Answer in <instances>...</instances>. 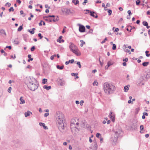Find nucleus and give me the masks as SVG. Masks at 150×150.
Wrapping results in <instances>:
<instances>
[{"mask_svg":"<svg viewBox=\"0 0 150 150\" xmlns=\"http://www.w3.org/2000/svg\"><path fill=\"white\" fill-rule=\"evenodd\" d=\"M56 123L59 130L63 133L65 131V127L64 124V114L61 112H56L55 116Z\"/></svg>","mask_w":150,"mask_h":150,"instance_id":"f257e3e1","label":"nucleus"},{"mask_svg":"<svg viewBox=\"0 0 150 150\" xmlns=\"http://www.w3.org/2000/svg\"><path fill=\"white\" fill-rule=\"evenodd\" d=\"M26 82L29 88L31 91H34L38 88V84L35 79L33 78H27Z\"/></svg>","mask_w":150,"mask_h":150,"instance_id":"f03ea898","label":"nucleus"},{"mask_svg":"<svg viewBox=\"0 0 150 150\" xmlns=\"http://www.w3.org/2000/svg\"><path fill=\"white\" fill-rule=\"evenodd\" d=\"M103 89L105 92L107 94L112 93L115 90V86L108 82H105L103 85Z\"/></svg>","mask_w":150,"mask_h":150,"instance_id":"7ed1b4c3","label":"nucleus"},{"mask_svg":"<svg viewBox=\"0 0 150 150\" xmlns=\"http://www.w3.org/2000/svg\"><path fill=\"white\" fill-rule=\"evenodd\" d=\"M70 44H71L69 47L70 50L76 55L80 56L81 54L80 53H78V50L77 47L72 43H70Z\"/></svg>","mask_w":150,"mask_h":150,"instance_id":"20e7f679","label":"nucleus"},{"mask_svg":"<svg viewBox=\"0 0 150 150\" xmlns=\"http://www.w3.org/2000/svg\"><path fill=\"white\" fill-rule=\"evenodd\" d=\"M150 77V71H147L144 76H141L140 78L139 82L141 83L143 80L147 81Z\"/></svg>","mask_w":150,"mask_h":150,"instance_id":"39448f33","label":"nucleus"},{"mask_svg":"<svg viewBox=\"0 0 150 150\" xmlns=\"http://www.w3.org/2000/svg\"><path fill=\"white\" fill-rule=\"evenodd\" d=\"M79 119L77 118H75L74 119H72L71 120V128L72 127H73V126L74 125V127L77 128V127L79 125V123L77 122Z\"/></svg>","mask_w":150,"mask_h":150,"instance_id":"423d86ee","label":"nucleus"},{"mask_svg":"<svg viewBox=\"0 0 150 150\" xmlns=\"http://www.w3.org/2000/svg\"><path fill=\"white\" fill-rule=\"evenodd\" d=\"M79 26V31L81 33L84 32L85 30V28L84 26L80 24H78Z\"/></svg>","mask_w":150,"mask_h":150,"instance_id":"0eeeda50","label":"nucleus"},{"mask_svg":"<svg viewBox=\"0 0 150 150\" xmlns=\"http://www.w3.org/2000/svg\"><path fill=\"white\" fill-rule=\"evenodd\" d=\"M109 116L113 122L115 121V115L114 113L111 111L109 114Z\"/></svg>","mask_w":150,"mask_h":150,"instance_id":"6e6552de","label":"nucleus"},{"mask_svg":"<svg viewBox=\"0 0 150 150\" xmlns=\"http://www.w3.org/2000/svg\"><path fill=\"white\" fill-rule=\"evenodd\" d=\"M81 126L82 127H83L84 128H86L88 127L89 125H88L87 126V125L86 122L85 120H84L83 121L82 123L81 124Z\"/></svg>","mask_w":150,"mask_h":150,"instance_id":"1a4fd4ad","label":"nucleus"},{"mask_svg":"<svg viewBox=\"0 0 150 150\" xmlns=\"http://www.w3.org/2000/svg\"><path fill=\"white\" fill-rule=\"evenodd\" d=\"M138 126L137 123H133L131 126V128L132 130H136Z\"/></svg>","mask_w":150,"mask_h":150,"instance_id":"9d476101","label":"nucleus"},{"mask_svg":"<svg viewBox=\"0 0 150 150\" xmlns=\"http://www.w3.org/2000/svg\"><path fill=\"white\" fill-rule=\"evenodd\" d=\"M90 14L91 16H92L94 18H98V16L96 14V16H95V15H94V13H95L94 12L90 11Z\"/></svg>","mask_w":150,"mask_h":150,"instance_id":"9b49d317","label":"nucleus"},{"mask_svg":"<svg viewBox=\"0 0 150 150\" xmlns=\"http://www.w3.org/2000/svg\"><path fill=\"white\" fill-rule=\"evenodd\" d=\"M13 41L14 44L18 45L19 43V41L18 40V38H17L14 40H12Z\"/></svg>","mask_w":150,"mask_h":150,"instance_id":"f8f14e48","label":"nucleus"},{"mask_svg":"<svg viewBox=\"0 0 150 150\" xmlns=\"http://www.w3.org/2000/svg\"><path fill=\"white\" fill-rule=\"evenodd\" d=\"M120 131H116L115 132V138L117 139L119 136V134L120 133Z\"/></svg>","mask_w":150,"mask_h":150,"instance_id":"ddd939ff","label":"nucleus"},{"mask_svg":"<svg viewBox=\"0 0 150 150\" xmlns=\"http://www.w3.org/2000/svg\"><path fill=\"white\" fill-rule=\"evenodd\" d=\"M35 30V28H33L32 29V30H30L28 29V31L30 32L31 34H34L35 32L34 30Z\"/></svg>","mask_w":150,"mask_h":150,"instance_id":"4468645a","label":"nucleus"},{"mask_svg":"<svg viewBox=\"0 0 150 150\" xmlns=\"http://www.w3.org/2000/svg\"><path fill=\"white\" fill-rule=\"evenodd\" d=\"M32 112L29 111H28L27 112L25 113V117L29 116L30 114H32Z\"/></svg>","mask_w":150,"mask_h":150,"instance_id":"2eb2a0df","label":"nucleus"},{"mask_svg":"<svg viewBox=\"0 0 150 150\" xmlns=\"http://www.w3.org/2000/svg\"><path fill=\"white\" fill-rule=\"evenodd\" d=\"M129 85L128 86H125L124 87V91L125 92H127V91L129 89Z\"/></svg>","mask_w":150,"mask_h":150,"instance_id":"dca6fc26","label":"nucleus"},{"mask_svg":"<svg viewBox=\"0 0 150 150\" xmlns=\"http://www.w3.org/2000/svg\"><path fill=\"white\" fill-rule=\"evenodd\" d=\"M20 104H22L25 103V100L24 99H23V97L21 96L20 97Z\"/></svg>","mask_w":150,"mask_h":150,"instance_id":"f3484780","label":"nucleus"},{"mask_svg":"<svg viewBox=\"0 0 150 150\" xmlns=\"http://www.w3.org/2000/svg\"><path fill=\"white\" fill-rule=\"evenodd\" d=\"M43 88L44 89H46L47 90H49L51 88V87L50 86H47L46 85H45L43 86Z\"/></svg>","mask_w":150,"mask_h":150,"instance_id":"a211bd4d","label":"nucleus"},{"mask_svg":"<svg viewBox=\"0 0 150 150\" xmlns=\"http://www.w3.org/2000/svg\"><path fill=\"white\" fill-rule=\"evenodd\" d=\"M59 20V19L58 18V17L57 16L55 18H54L52 19V21L54 22H55L56 21H58Z\"/></svg>","mask_w":150,"mask_h":150,"instance_id":"6ab92c4d","label":"nucleus"},{"mask_svg":"<svg viewBox=\"0 0 150 150\" xmlns=\"http://www.w3.org/2000/svg\"><path fill=\"white\" fill-rule=\"evenodd\" d=\"M72 2L74 3L75 5H76L79 3V1L78 0H73Z\"/></svg>","mask_w":150,"mask_h":150,"instance_id":"aec40b11","label":"nucleus"},{"mask_svg":"<svg viewBox=\"0 0 150 150\" xmlns=\"http://www.w3.org/2000/svg\"><path fill=\"white\" fill-rule=\"evenodd\" d=\"M64 66L62 65L61 67H60L59 65H57V69H59L62 70L64 68Z\"/></svg>","mask_w":150,"mask_h":150,"instance_id":"412c9836","label":"nucleus"},{"mask_svg":"<svg viewBox=\"0 0 150 150\" xmlns=\"http://www.w3.org/2000/svg\"><path fill=\"white\" fill-rule=\"evenodd\" d=\"M149 64V62H144L142 63V65L144 67H146Z\"/></svg>","mask_w":150,"mask_h":150,"instance_id":"4be33fe9","label":"nucleus"},{"mask_svg":"<svg viewBox=\"0 0 150 150\" xmlns=\"http://www.w3.org/2000/svg\"><path fill=\"white\" fill-rule=\"evenodd\" d=\"M0 33L1 34H4V35H6V32L5 31V30L3 29H1L0 30Z\"/></svg>","mask_w":150,"mask_h":150,"instance_id":"5701e85b","label":"nucleus"},{"mask_svg":"<svg viewBox=\"0 0 150 150\" xmlns=\"http://www.w3.org/2000/svg\"><path fill=\"white\" fill-rule=\"evenodd\" d=\"M80 42L81 43L80 44V46L81 47H82L83 46V45L85 44V42H84L82 40H80Z\"/></svg>","mask_w":150,"mask_h":150,"instance_id":"b1692460","label":"nucleus"},{"mask_svg":"<svg viewBox=\"0 0 150 150\" xmlns=\"http://www.w3.org/2000/svg\"><path fill=\"white\" fill-rule=\"evenodd\" d=\"M62 36H60L59 37L58 39H57V42H59V43H61V40L62 39Z\"/></svg>","mask_w":150,"mask_h":150,"instance_id":"393cba45","label":"nucleus"},{"mask_svg":"<svg viewBox=\"0 0 150 150\" xmlns=\"http://www.w3.org/2000/svg\"><path fill=\"white\" fill-rule=\"evenodd\" d=\"M47 81V79H44L42 80V83L43 84H45Z\"/></svg>","mask_w":150,"mask_h":150,"instance_id":"a878e982","label":"nucleus"},{"mask_svg":"<svg viewBox=\"0 0 150 150\" xmlns=\"http://www.w3.org/2000/svg\"><path fill=\"white\" fill-rule=\"evenodd\" d=\"M23 29L22 25L20 26L18 29V31H21Z\"/></svg>","mask_w":150,"mask_h":150,"instance_id":"bb28decb","label":"nucleus"},{"mask_svg":"<svg viewBox=\"0 0 150 150\" xmlns=\"http://www.w3.org/2000/svg\"><path fill=\"white\" fill-rule=\"evenodd\" d=\"M112 64L110 62H108L107 64V68H108L109 67L110 65H111Z\"/></svg>","mask_w":150,"mask_h":150,"instance_id":"cd10ccee","label":"nucleus"},{"mask_svg":"<svg viewBox=\"0 0 150 150\" xmlns=\"http://www.w3.org/2000/svg\"><path fill=\"white\" fill-rule=\"evenodd\" d=\"M143 24L145 26H147L148 25V23L146 21H144L142 22Z\"/></svg>","mask_w":150,"mask_h":150,"instance_id":"c85d7f7f","label":"nucleus"},{"mask_svg":"<svg viewBox=\"0 0 150 150\" xmlns=\"http://www.w3.org/2000/svg\"><path fill=\"white\" fill-rule=\"evenodd\" d=\"M149 52L148 51H146L145 52L146 55L147 57H149L150 56V54L148 53Z\"/></svg>","mask_w":150,"mask_h":150,"instance_id":"c756f323","label":"nucleus"},{"mask_svg":"<svg viewBox=\"0 0 150 150\" xmlns=\"http://www.w3.org/2000/svg\"><path fill=\"white\" fill-rule=\"evenodd\" d=\"M112 45H113V46H112V49L114 50H115L116 48V45H115V44H113Z\"/></svg>","mask_w":150,"mask_h":150,"instance_id":"7c9ffc66","label":"nucleus"},{"mask_svg":"<svg viewBox=\"0 0 150 150\" xmlns=\"http://www.w3.org/2000/svg\"><path fill=\"white\" fill-rule=\"evenodd\" d=\"M136 3L137 5H139L140 3V0H137L136 1Z\"/></svg>","mask_w":150,"mask_h":150,"instance_id":"2f4dec72","label":"nucleus"},{"mask_svg":"<svg viewBox=\"0 0 150 150\" xmlns=\"http://www.w3.org/2000/svg\"><path fill=\"white\" fill-rule=\"evenodd\" d=\"M139 110V108H136L135 109V113L136 114H137Z\"/></svg>","mask_w":150,"mask_h":150,"instance_id":"473e14b6","label":"nucleus"},{"mask_svg":"<svg viewBox=\"0 0 150 150\" xmlns=\"http://www.w3.org/2000/svg\"><path fill=\"white\" fill-rule=\"evenodd\" d=\"M108 12V15H111L112 13V11L110 9H109Z\"/></svg>","mask_w":150,"mask_h":150,"instance_id":"72a5a7b5","label":"nucleus"},{"mask_svg":"<svg viewBox=\"0 0 150 150\" xmlns=\"http://www.w3.org/2000/svg\"><path fill=\"white\" fill-rule=\"evenodd\" d=\"M76 64L78 65L79 68H81V65L80 64V62H77Z\"/></svg>","mask_w":150,"mask_h":150,"instance_id":"f704fd0d","label":"nucleus"},{"mask_svg":"<svg viewBox=\"0 0 150 150\" xmlns=\"http://www.w3.org/2000/svg\"><path fill=\"white\" fill-rule=\"evenodd\" d=\"M14 9L13 7H11L8 10V11L9 12H11V11H14Z\"/></svg>","mask_w":150,"mask_h":150,"instance_id":"c9c22d12","label":"nucleus"},{"mask_svg":"<svg viewBox=\"0 0 150 150\" xmlns=\"http://www.w3.org/2000/svg\"><path fill=\"white\" fill-rule=\"evenodd\" d=\"M39 125L41 126H43V127H44L45 125V124L44 123H42V122L39 123Z\"/></svg>","mask_w":150,"mask_h":150,"instance_id":"e433bc0d","label":"nucleus"},{"mask_svg":"<svg viewBox=\"0 0 150 150\" xmlns=\"http://www.w3.org/2000/svg\"><path fill=\"white\" fill-rule=\"evenodd\" d=\"M125 51L126 52L129 53V54H131V52L128 49H126L125 50Z\"/></svg>","mask_w":150,"mask_h":150,"instance_id":"4c0bfd02","label":"nucleus"},{"mask_svg":"<svg viewBox=\"0 0 150 150\" xmlns=\"http://www.w3.org/2000/svg\"><path fill=\"white\" fill-rule=\"evenodd\" d=\"M140 131L144 129V126L143 125H141L140 126ZM140 132H141V131H140Z\"/></svg>","mask_w":150,"mask_h":150,"instance_id":"58836bf2","label":"nucleus"},{"mask_svg":"<svg viewBox=\"0 0 150 150\" xmlns=\"http://www.w3.org/2000/svg\"><path fill=\"white\" fill-rule=\"evenodd\" d=\"M11 4L10 3H8V2H7L5 6H6L8 5V7H10L11 6Z\"/></svg>","mask_w":150,"mask_h":150,"instance_id":"ea45409f","label":"nucleus"},{"mask_svg":"<svg viewBox=\"0 0 150 150\" xmlns=\"http://www.w3.org/2000/svg\"><path fill=\"white\" fill-rule=\"evenodd\" d=\"M38 35L40 39H41L43 37V36H42L41 34L40 33H39Z\"/></svg>","mask_w":150,"mask_h":150,"instance_id":"a19ab883","label":"nucleus"},{"mask_svg":"<svg viewBox=\"0 0 150 150\" xmlns=\"http://www.w3.org/2000/svg\"><path fill=\"white\" fill-rule=\"evenodd\" d=\"M35 49V47L34 46H33L31 48V51L32 52Z\"/></svg>","mask_w":150,"mask_h":150,"instance_id":"79ce46f5","label":"nucleus"},{"mask_svg":"<svg viewBox=\"0 0 150 150\" xmlns=\"http://www.w3.org/2000/svg\"><path fill=\"white\" fill-rule=\"evenodd\" d=\"M87 0H84V1L83 2L82 4L83 5H85L86 4L87 2Z\"/></svg>","mask_w":150,"mask_h":150,"instance_id":"37998d69","label":"nucleus"},{"mask_svg":"<svg viewBox=\"0 0 150 150\" xmlns=\"http://www.w3.org/2000/svg\"><path fill=\"white\" fill-rule=\"evenodd\" d=\"M65 12L69 14L70 12V10L69 9H66Z\"/></svg>","mask_w":150,"mask_h":150,"instance_id":"c03bdc74","label":"nucleus"},{"mask_svg":"<svg viewBox=\"0 0 150 150\" xmlns=\"http://www.w3.org/2000/svg\"><path fill=\"white\" fill-rule=\"evenodd\" d=\"M107 40V38H105V39L104 40L101 42V43L102 44H103V43H104Z\"/></svg>","mask_w":150,"mask_h":150,"instance_id":"a18cd8bd","label":"nucleus"},{"mask_svg":"<svg viewBox=\"0 0 150 150\" xmlns=\"http://www.w3.org/2000/svg\"><path fill=\"white\" fill-rule=\"evenodd\" d=\"M101 134L99 133H96V137L97 138H99V136H101Z\"/></svg>","mask_w":150,"mask_h":150,"instance_id":"49530a36","label":"nucleus"},{"mask_svg":"<svg viewBox=\"0 0 150 150\" xmlns=\"http://www.w3.org/2000/svg\"><path fill=\"white\" fill-rule=\"evenodd\" d=\"M69 63L72 64V63H73V62H74V59H72L71 60H69Z\"/></svg>","mask_w":150,"mask_h":150,"instance_id":"de8ad7c7","label":"nucleus"},{"mask_svg":"<svg viewBox=\"0 0 150 150\" xmlns=\"http://www.w3.org/2000/svg\"><path fill=\"white\" fill-rule=\"evenodd\" d=\"M71 75L72 76H77V75H78V74L77 73H72L71 74Z\"/></svg>","mask_w":150,"mask_h":150,"instance_id":"09e8293b","label":"nucleus"},{"mask_svg":"<svg viewBox=\"0 0 150 150\" xmlns=\"http://www.w3.org/2000/svg\"><path fill=\"white\" fill-rule=\"evenodd\" d=\"M6 48H8L9 50H11V46H6V48H5V50L6 49Z\"/></svg>","mask_w":150,"mask_h":150,"instance_id":"8fccbe9b","label":"nucleus"},{"mask_svg":"<svg viewBox=\"0 0 150 150\" xmlns=\"http://www.w3.org/2000/svg\"><path fill=\"white\" fill-rule=\"evenodd\" d=\"M128 58H125L123 59V61H125V62H127V61H128Z\"/></svg>","mask_w":150,"mask_h":150,"instance_id":"3c124183","label":"nucleus"},{"mask_svg":"<svg viewBox=\"0 0 150 150\" xmlns=\"http://www.w3.org/2000/svg\"><path fill=\"white\" fill-rule=\"evenodd\" d=\"M45 7L46 8H48L49 9H50V6H49L47 4H46L45 5Z\"/></svg>","mask_w":150,"mask_h":150,"instance_id":"603ef678","label":"nucleus"},{"mask_svg":"<svg viewBox=\"0 0 150 150\" xmlns=\"http://www.w3.org/2000/svg\"><path fill=\"white\" fill-rule=\"evenodd\" d=\"M93 84L94 86L95 85L97 86L98 84V83L97 82H95L93 83Z\"/></svg>","mask_w":150,"mask_h":150,"instance_id":"864d4df0","label":"nucleus"},{"mask_svg":"<svg viewBox=\"0 0 150 150\" xmlns=\"http://www.w3.org/2000/svg\"><path fill=\"white\" fill-rule=\"evenodd\" d=\"M11 87H9L8 88V91L9 93H10L11 92Z\"/></svg>","mask_w":150,"mask_h":150,"instance_id":"5fc2aeb1","label":"nucleus"},{"mask_svg":"<svg viewBox=\"0 0 150 150\" xmlns=\"http://www.w3.org/2000/svg\"><path fill=\"white\" fill-rule=\"evenodd\" d=\"M127 13L129 14V15H131L132 14V13L130 10H128L127 11Z\"/></svg>","mask_w":150,"mask_h":150,"instance_id":"6e6d98bb","label":"nucleus"},{"mask_svg":"<svg viewBox=\"0 0 150 150\" xmlns=\"http://www.w3.org/2000/svg\"><path fill=\"white\" fill-rule=\"evenodd\" d=\"M143 115H146V116H148V114L145 112H144L143 113Z\"/></svg>","mask_w":150,"mask_h":150,"instance_id":"4d7b16f0","label":"nucleus"},{"mask_svg":"<svg viewBox=\"0 0 150 150\" xmlns=\"http://www.w3.org/2000/svg\"><path fill=\"white\" fill-rule=\"evenodd\" d=\"M128 103L130 104V103H131L132 104H133V103L132 102V101L131 100H129L128 101Z\"/></svg>","mask_w":150,"mask_h":150,"instance_id":"13d9d810","label":"nucleus"},{"mask_svg":"<svg viewBox=\"0 0 150 150\" xmlns=\"http://www.w3.org/2000/svg\"><path fill=\"white\" fill-rule=\"evenodd\" d=\"M17 2L19 4H20L21 3V1L20 0H16Z\"/></svg>","mask_w":150,"mask_h":150,"instance_id":"bf43d9fd","label":"nucleus"},{"mask_svg":"<svg viewBox=\"0 0 150 150\" xmlns=\"http://www.w3.org/2000/svg\"><path fill=\"white\" fill-rule=\"evenodd\" d=\"M130 15H128L127 16V19H130Z\"/></svg>","mask_w":150,"mask_h":150,"instance_id":"052dcab7","label":"nucleus"},{"mask_svg":"<svg viewBox=\"0 0 150 150\" xmlns=\"http://www.w3.org/2000/svg\"><path fill=\"white\" fill-rule=\"evenodd\" d=\"M99 61L100 65L101 66V67H102L103 66V63L100 61V58L99 59Z\"/></svg>","mask_w":150,"mask_h":150,"instance_id":"680f3d73","label":"nucleus"},{"mask_svg":"<svg viewBox=\"0 0 150 150\" xmlns=\"http://www.w3.org/2000/svg\"><path fill=\"white\" fill-rule=\"evenodd\" d=\"M49 115V114L48 113H45L44 114V116L47 117Z\"/></svg>","mask_w":150,"mask_h":150,"instance_id":"e2e57ef3","label":"nucleus"},{"mask_svg":"<svg viewBox=\"0 0 150 150\" xmlns=\"http://www.w3.org/2000/svg\"><path fill=\"white\" fill-rule=\"evenodd\" d=\"M84 103V101L83 100H81L80 101V105H82V104Z\"/></svg>","mask_w":150,"mask_h":150,"instance_id":"0e129e2a","label":"nucleus"},{"mask_svg":"<svg viewBox=\"0 0 150 150\" xmlns=\"http://www.w3.org/2000/svg\"><path fill=\"white\" fill-rule=\"evenodd\" d=\"M119 29L118 28H116V29H115V31H114V32H117L119 31Z\"/></svg>","mask_w":150,"mask_h":150,"instance_id":"69168bd1","label":"nucleus"},{"mask_svg":"<svg viewBox=\"0 0 150 150\" xmlns=\"http://www.w3.org/2000/svg\"><path fill=\"white\" fill-rule=\"evenodd\" d=\"M29 4L31 5L33 3V1H29Z\"/></svg>","mask_w":150,"mask_h":150,"instance_id":"338daca9","label":"nucleus"},{"mask_svg":"<svg viewBox=\"0 0 150 150\" xmlns=\"http://www.w3.org/2000/svg\"><path fill=\"white\" fill-rule=\"evenodd\" d=\"M93 30L92 29H90L89 31V33H93Z\"/></svg>","mask_w":150,"mask_h":150,"instance_id":"774afa93","label":"nucleus"}]
</instances>
